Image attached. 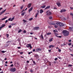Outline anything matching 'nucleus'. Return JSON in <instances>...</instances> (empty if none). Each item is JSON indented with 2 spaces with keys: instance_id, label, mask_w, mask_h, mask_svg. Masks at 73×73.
Returning a JSON list of instances; mask_svg holds the SVG:
<instances>
[{
  "instance_id": "nucleus-11",
  "label": "nucleus",
  "mask_w": 73,
  "mask_h": 73,
  "mask_svg": "<svg viewBox=\"0 0 73 73\" xmlns=\"http://www.w3.org/2000/svg\"><path fill=\"white\" fill-rule=\"evenodd\" d=\"M33 7H31L29 10V12L30 13V12L31 11H32V9H33Z\"/></svg>"
},
{
  "instance_id": "nucleus-31",
  "label": "nucleus",
  "mask_w": 73,
  "mask_h": 73,
  "mask_svg": "<svg viewBox=\"0 0 73 73\" xmlns=\"http://www.w3.org/2000/svg\"><path fill=\"white\" fill-rule=\"evenodd\" d=\"M52 18H53L51 16H50L49 17V19H50V20H51V19H52Z\"/></svg>"
},
{
  "instance_id": "nucleus-59",
  "label": "nucleus",
  "mask_w": 73,
  "mask_h": 73,
  "mask_svg": "<svg viewBox=\"0 0 73 73\" xmlns=\"http://www.w3.org/2000/svg\"><path fill=\"white\" fill-rule=\"evenodd\" d=\"M10 64H13V62H12V61H11L10 62Z\"/></svg>"
},
{
  "instance_id": "nucleus-47",
  "label": "nucleus",
  "mask_w": 73,
  "mask_h": 73,
  "mask_svg": "<svg viewBox=\"0 0 73 73\" xmlns=\"http://www.w3.org/2000/svg\"><path fill=\"white\" fill-rule=\"evenodd\" d=\"M33 52H35L36 51V50H35V49H34L33 50Z\"/></svg>"
},
{
  "instance_id": "nucleus-1",
  "label": "nucleus",
  "mask_w": 73,
  "mask_h": 73,
  "mask_svg": "<svg viewBox=\"0 0 73 73\" xmlns=\"http://www.w3.org/2000/svg\"><path fill=\"white\" fill-rule=\"evenodd\" d=\"M62 33L64 36H68L69 35V31L67 30H63L62 31Z\"/></svg>"
},
{
  "instance_id": "nucleus-58",
  "label": "nucleus",
  "mask_w": 73,
  "mask_h": 73,
  "mask_svg": "<svg viewBox=\"0 0 73 73\" xmlns=\"http://www.w3.org/2000/svg\"><path fill=\"white\" fill-rule=\"evenodd\" d=\"M68 41H69V42H71V41H72V40H68Z\"/></svg>"
},
{
  "instance_id": "nucleus-41",
  "label": "nucleus",
  "mask_w": 73,
  "mask_h": 73,
  "mask_svg": "<svg viewBox=\"0 0 73 73\" xmlns=\"http://www.w3.org/2000/svg\"><path fill=\"white\" fill-rule=\"evenodd\" d=\"M58 52H61V50L58 49Z\"/></svg>"
},
{
  "instance_id": "nucleus-35",
  "label": "nucleus",
  "mask_w": 73,
  "mask_h": 73,
  "mask_svg": "<svg viewBox=\"0 0 73 73\" xmlns=\"http://www.w3.org/2000/svg\"><path fill=\"white\" fill-rule=\"evenodd\" d=\"M54 27H55V28H57V27H58V26H57V25H55Z\"/></svg>"
},
{
  "instance_id": "nucleus-24",
  "label": "nucleus",
  "mask_w": 73,
  "mask_h": 73,
  "mask_svg": "<svg viewBox=\"0 0 73 73\" xmlns=\"http://www.w3.org/2000/svg\"><path fill=\"white\" fill-rule=\"evenodd\" d=\"M50 25H55V24H53L52 23V22H51V23H49Z\"/></svg>"
},
{
  "instance_id": "nucleus-49",
  "label": "nucleus",
  "mask_w": 73,
  "mask_h": 73,
  "mask_svg": "<svg viewBox=\"0 0 73 73\" xmlns=\"http://www.w3.org/2000/svg\"><path fill=\"white\" fill-rule=\"evenodd\" d=\"M11 42V41H8L6 42V43H8L9 42Z\"/></svg>"
},
{
  "instance_id": "nucleus-7",
  "label": "nucleus",
  "mask_w": 73,
  "mask_h": 73,
  "mask_svg": "<svg viewBox=\"0 0 73 73\" xmlns=\"http://www.w3.org/2000/svg\"><path fill=\"white\" fill-rule=\"evenodd\" d=\"M38 29H39V27H35L34 28V30H38Z\"/></svg>"
},
{
  "instance_id": "nucleus-32",
  "label": "nucleus",
  "mask_w": 73,
  "mask_h": 73,
  "mask_svg": "<svg viewBox=\"0 0 73 73\" xmlns=\"http://www.w3.org/2000/svg\"><path fill=\"white\" fill-rule=\"evenodd\" d=\"M33 20V18H31L29 19V21H31Z\"/></svg>"
},
{
  "instance_id": "nucleus-37",
  "label": "nucleus",
  "mask_w": 73,
  "mask_h": 73,
  "mask_svg": "<svg viewBox=\"0 0 73 73\" xmlns=\"http://www.w3.org/2000/svg\"><path fill=\"white\" fill-rule=\"evenodd\" d=\"M2 53H4L5 52V51H1Z\"/></svg>"
},
{
  "instance_id": "nucleus-14",
  "label": "nucleus",
  "mask_w": 73,
  "mask_h": 73,
  "mask_svg": "<svg viewBox=\"0 0 73 73\" xmlns=\"http://www.w3.org/2000/svg\"><path fill=\"white\" fill-rule=\"evenodd\" d=\"M56 4L58 7H60L61 6L60 5H61V3H60L57 2L56 3Z\"/></svg>"
},
{
  "instance_id": "nucleus-4",
  "label": "nucleus",
  "mask_w": 73,
  "mask_h": 73,
  "mask_svg": "<svg viewBox=\"0 0 73 73\" xmlns=\"http://www.w3.org/2000/svg\"><path fill=\"white\" fill-rule=\"evenodd\" d=\"M26 47H27V48H29V47L31 49H32V46L31 45V44H27V45H26Z\"/></svg>"
},
{
  "instance_id": "nucleus-55",
  "label": "nucleus",
  "mask_w": 73,
  "mask_h": 73,
  "mask_svg": "<svg viewBox=\"0 0 73 73\" xmlns=\"http://www.w3.org/2000/svg\"><path fill=\"white\" fill-rule=\"evenodd\" d=\"M23 33H26L27 32V31H25V30L23 31Z\"/></svg>"
},
{
  "instance_id": "nucleus-64",
  "label": "nucleus",
  "mask_w": 73,
  "mask_h": 73,
  "mask_svg": "<svg viewBox=\"0 0 73 73\" xmlns=\"http://www.w3.org/2000/svg\"><path fill=\"white\" fill-rule=\"evenodd\" d=\"M71 56H72V57H73V54H70Z\"/></svg>"
},
{
  "instance_id": "nucleus-39",
  "label": "nucleus",
  "mask_w": 73,
  "mask_h": 73,
  "mask_svg": "<svg viewBox=\"0 0 73 73\" xmlns=\"http://www.w3.org/2000/svg\"><path fill=\"white\" fill-rule=\"evenodd\" d=\"M6 36H7V38H8V37H9V35H8V34H7Z\"/></svg>"
},
{
  "instance_id": "nucleus-44",
  "label": "nucleus",
  "mask_w": 73,
  "mask_h": 73,
  "mask_svg": "<svg viewBox=\"0 0 73 73\" xmlns=\"http://www.w3.org/2000/svg\"><path fill=\"white\" fill-rule=\"evenodd\" d=\"M11 18H10L8 19V21H11Z\"/></svg>"
},
{
  "instance_id": "nucleus-54",
  "label": "nucleus",
  "mask_w": 73,
  "mask_h": 73,
  "mask_svg": "<svg viewBox=\"0 0 73 73\" xmlns=\"http://www.w3.org/2000/svg\"><path fill=\"white\" fill-rule=\"evenodd\" d=\"M53 63H54V64H56V61H54L53 62Z\"/></svg>"
},
{
  "instance_id": "nucleus-51",
  "label": "nucleus",
  "mask_w": 73,
  "mask_h": 73,
  "mask_svg": "<svg viewBox=\"0 0 73 73\" xmlns=\"http://www.w3.org/2000/svg\"><path fill=\"white\" fill-rule=\"evenodd\" d=\"M57 8L56 7H54V9H57Z\"/></svg>"
},
{
  "instance_id": "nucleus-56",
  "label": "nucleus",
  "mask_w": 73,
  "mask_h": 73,
  "mask_svg": "<svg viewBox=\"0 0 73 73\" xmlns=\"http://www.w3.org/2000/svg\"><path fill=\"white\" fill-rule=\"evenodd\" d=\"M33 62L34 64H36V63L35 62V61H33Z\"/></svg>"
},
{
  "instance_id": "nucleus-25",
  "label": "nucleus",
  "mask_w": 73,
  "mask_h": 73,
  "mask_svg": "<svg viewBox=\"0 0 73 73\" xmlns=\"http://www.w3.org/2000/svg\"><path fill=\"white\" fill-rule=\"evenodd\" d=\"M53 41V38H51V39H50L49 40V41L50 42H52Z\"/></svg>"
},
{
  "instance_id": "nucleus-3",
  "label": "nucleus",
  "mask_w": 73,
  "mask_h": 73,
  "mask_svg": "<svg viewBox=\"0 0 73 73\" xmlns=\"http://www.w3.org/2000/svg\"><path fill=\"white\" fill-rule=\"evenodd\" d=\"M10 71H11V72H15V71H16V68H11V69H10Z\"/></svg>"
},
{
  "instance_id": "nucleus-38",
  "label": "nucleus",
  "mask_w": 73,
  "mask_h": 73,
  "mask_svg": "<svg viewBox=\"0 0 73 73\" xmlns=\"http://www.w3.org/2000/svg\"><path fill=\"white\" fill-rule=\"evenodd\" d=\"M17 64V63H15L14 64V65L15 66H16V64Z\"/></svg>"
},
{
  "instance_id": "nucleus-5",
  "label": "nucleus",
  "mask_w": 73,
  "mask_h": 73,
  "mask_svg": "<svg viewBox=\"0 0 73 73\" xmlns=\"http://www.w3.org/2000/svg\"><path fill=\"white\" fill-rule=\"evenodd\" d=\"M54 33L55 35V36H56V37H59L60 38H61V36H58V33L55 32Z\"/></svg>"
},
{
  "instance_id": "nucleus-29",
  "label": "nucleus",
  "mask_w": 73,
  "mask_h": 73,
  "mask_svg": "<svg viewBox=\"0 0 73 73\" xmlns=\"http://www.w3.org/2000/svg\"><path fill=\"white\" fill-rule=\"evenodd\" d=\"M24 7V6L23 5H22L21 7V9H23V8Z\"/></svg>"
},
{
  "instance_id": "nucleus-48",
  "label": "nucleus",
  "mask_w": 73,
  "mask_h": 73,
  "mask_svg": "<svg viewBox=\"0 0 73 73\" xmlns=\"http://www.w3.org/2000/svg\"><path fill=\"white\" fill-rule=\"evenodd\" d=\"M71 45H72V43H71L68 44V45L70 46Z\"/></svg>"
},
{
  "instance_id": "nucleus-63",
  "label": "nucleus",
  "mask_w": 73,
  "mask_h": 73,
  "mask_svg": "<svg viewBox=\"0 0 73 73\" xmlns=\"http://www.w3.org/2000/svg\"><path fill=\"white\" fill-rule=\"evenodd\" d=\"M30 34L31 35H33V33H30Z\"/></svg>"
},
{
  "instance_id": "nucleus-53",
  "label": "nucleus",
  "mask_w": 73,
  "mask_h": 73,
  "mask_svg": "<svg viewBox=\"0 0 73 73\" xmlns=\"http://www.w3.org/2000/svg\"><path fill=\"white\" fill-rule=\"evenodd\" d=\"M30 72L31 73L32 72H33V70H31Z\"/></svg>"
},
{
  "instance_id": "nucleus-46",
  "label": "nucleus",
  "mask_w": 73,
  "mask_h": 73,
  "mask_svg": "<svg viewBox=\"0 0 73 73\" xmlns=\"http://www.w3.org/2000/svg\"><path fill=\"white\" fill-rule=\"evenodd\" d=\"M16 25V24L12 23V24H11V25Z\"/></svg>"
},
{
  "instance_id": "nucleus-40",
  "label": "nucleus",
  "mask_w": 73,
  "mask_h": 73,
  "mask_svg": "<svg viewBox=\"0 0 73 73\" xmlns=\"http://www.w3.org/2000/svg\"><path fill=\"white\" fill-rule=\"evenodd\" d=\"M57 60H58V58H55L54 59V60L55 61H57Z\"/></svg>"
},
{
  "instance_id": "nucleus-42",
  "label": "nucleus",
  "mask_w": 73,
  "mask_h": 73,
  "mask_svg": "<svg viewBox=\"0 0 73 73\" xmlns=\"http://www.w3.org/2000/svg\"><path fill=\"white\" fill-rule=\"evenodd\" d=\"M14 65L13 64H12L10 65L11 67H13V66Z\"/></svg>"
},
{
  "instance_id": "nucleus-30",
  "label": "nucleus",
  "mask_w": 73,
  "mask_h": 73,
  "mask_svg": "<svg viewBox=\"0 0 73 73\" xmlns=\"http://www.w3.org/2000/svg\"><path fill=\"white\" fill-rule=\"evenodd\" d=\"M22 32V30L20 29L18 31V33H20V32Z\"/></svg>"
},
{
  "instance_id": "nucleus-36",
  "label": "nucleus",
  "mask_w": 73,
  "mask_h": 73,
  "mask_svg": "<svg viewBox=\"0 0 73 73\" xmlns=\"http://www.w3.org/2000/svg\"><path fill=\"white\" fill-rule=\"evenodd\" d=\"M70 8L71 10H72V9H73V7H70Z\"/></svg>"
},
{
  "instance_id": "nucleus-33",
  "label": "nucleus",
  "mask_w": 73,
  "mask_h": 73,
  "mask_svg": "<svg viewBox=\"0 0 73 73\" xmlns=\"http://www.w3.org/2000/svg\"><path fill=\"white\" fill-rule=\"evenodd\" d=\"M23 22H24L25 23L26 22H27V21L26 20H25V19H23Z\"/></svg>"
},
{
  "instance_id": "nucleus-13",
  "label": "nucleus",
  "mask_w": 73,
  "mask_h": 73,
  "mask_svg": "<svg viewBox=\"0 0 73 73\" xmlns=\"http://www.w3.org/2000/svg\"><path fill=\"white\" fill-rule=\"evenodd\" d=\"M34 57L37 58H38V55L37 54H35Z\"/></svg>"
},
{
  "instance_id": "nucleus-28",
  "label": "nucleus",
  "mask_w": 73,
  "mask_h": 73,
  "mask_svg": "<svg viewBox=\"0 0 73 73\" xmlns=\"http://www.w3.org/2000/svg\"><path fill=\"white\" fill-rule=\"evenodd\" d=\"M14 19H15V18L14 17L12 18H11V20H10L11 21H13V20H14Z\"/></svg>"
},
{
  "instance_id": "nucleus-60",
  "label": "nucleus",
  "mask_w": 73,
  "mask_h": 73,
  "mask_svg": "<svg viewBox=\"0 0 73 73\" xmlns=\"http://www.w3.org/2000/svg\"><path fill=\"white\" fill-rule=\"evenodd\" d=\"M20 54H23V52H21Z\"/></svg>"
},
{
  "instance_id": "nucleus-62",
  "label": "nucleus",
  "mask_w": 73,
  "mask_h": 73,
  "mask_svg": "<svg viewBox=\"0 0 73 73\" xmlns=\"http://www.w3.org/2000/svg\"><path fill=\"white\" fill-rule=\"evenodd\" d=\"M18 49H21V47H18Z\"/></svg>"
},
{
  "instance_id": "nucleus-16",
  "label": "nucleus",
  "mask_w": 73,
  "mask_h": 73,
  "mask_svg": "<svg viewBox=\"0 0 73 73\" xmlns=\"http://www.w3.org/2000/svg\"><path fill=\"white\" fill-rule=\"evenodd\" d=\"M43 33H42V34H41L40 36L41 38H42V39H44V37H43Z\"/></svg>"
},
{
  "instance_id": "nucleus-10",
  "label": "nucleus",
  "mask_w": 73,
  "mask_h": 73,
  "mask_svg": "<svg viewBox=\"0 0 73 73\" xmlns=\"http://www.w3.org/2000/svg\"><path fill=\"white\" fill-rule=\"evenodd\" d=\"M31 5H32V3H30L28 5V8H31Z\"/></svg>"
},
{
  "instance_id": "nucleus-26",
  "label": "nucleus",
  "mask_w": 73,
  "mask_h": 73,
  "mask_svg": "<svg viewBox=\"0 0 73 73\" xmlns=\"http://www.w3.org/2000/svg\"><path fill=\"white\" fill-rule=\"evenodd\" d=\"M25 12H23L22 13H21L22 16H24V15H25Z\"/></svg>"
},
{
  "instance_id": "nucleus-19",
  "label": "nucleus",
  "mask_w": 73,
  "mask_h": 73,
  "mask_svg": "<svg viewBox=\"0 0 73 73\" xmlns=\"http://www.w3.org/2000/svg\"><path fill=\"white\" fill-rule=\"evenodd\" d=\"M54 48V45H51L49 46V48Z\"/></svg>"
},
{
  "instance_id": "nucleus-22",
  "label": "nucleus",
  "mask_w": 73,
  "mask_h": 73,
  "mask_svg": "<svg viewBox=\"0 0 73 73\" xmlns=\"http://www.w3.org/2000/svg\"><path fill=\"white\" fill-rule=\"evenodd\" d=\"M46 7V5H44L43 6L40 7V8H45V7Z\"/></svg>"
},
{
  "instance_id": "nucleus-8",
  "label": "nucleus",
  "mask_w": 73,
  "mask_h": 73,
  "mask_svg": "<svg viewBox=\"0 0 73 73\" xmlns=\"http://www.w3.org/2000/svg\"><path fill=\"white\" fill-rule=\"evenodd\" d=\"M6 9H5V10L2 11V12L0 13V15H1L2 14H3V13H4L5 12V11H6Z\"/></svg>"
},
{
  "instance_id": "nucleus-43",
  "label": "nucleus",
  "mask_w": 73,
  "mask_h": 73,
  "mask_svg": "<svg viewBox=\"0 0 73 73\" xmlns=\"http://www.w3.org/2000/svg\"><path fill=\"white\" fill-rule=\"evenodd\" d=\"M8 20H6V21H5V24H6L8 22Z\"/></svg>"
},
{
  "instance_id": "nucleus-27",
  "label": "nucleus",
  "mask_w": 73,
  "mask_h": 73,
  "mask_svg": "<svg viewBox=\"0 0 73 73\" xmlns=\"http://www.w3.org/2000/svg\"><path fill=\"white\" fill-rule=\"evenodd\" d=\"M52 34V33H47V35H51Z\"/></svg>"
},
{
  "instance_id": "nucleus-15",
  "label": "nucleus",
  "mask_w": 73,
  "mask_h": 73,
  "mask_svg": "<svg viewBox=\"0 0 73 73\" xmlns=\"http://www.w3.org/2000/svg\"><path fill=\"white\" fill-rule=\"evenodd\" d=\"M68 30L69 31H73V28L71 27H70L69 28Z\"/></svg>"
},
{
  "instance_id": "nucleus-23",
  "label": "nucleus",
  "mask_w": 73,
  "mask_h": 73,
  "mask_svg": "<svg viewBox=\"0 0 73 73\" xmlns=\"http://www.w3.org/2000/svg\"><path fill=\"white\" fill-rule=\"evenodd\" d=\"M5 26V24H3L1 27L2 28L1 29H2L3 28V27H4Z\"/></svg>"
},
{
  "instance_id": "nucleus-34",
  "label": "nucleus",
  "mask_w": 73,
  "mask_h": 73,
  "mask_svg": "<svg viewBox=\"0 0 73 73\" xmlns=\"http://www.w3.org/2000/svg\"><path fill=\"white\" fill-rule=\"evenodd\" d=\"M68 66H69L70 67H72V65L71 64H69Z\"/></svg>"
},
{
  "instance_id": "nucleus-2",
  "label": "nucleus",
  "mask_w": 73,
  "mask_h": 73,
  "mask_svg": "<svg viewBox=\"0 0 73 73\" xmlns=\"http://www.w3.org/2000/svg\"><path fill=\"white\" fill-rule=\"evenodd\" d=\"M56 25H58V26H60V27H64V24L61 23L59 22L56 23Z\"/></svg>"
},
{
  "instance_id": "nucleus-57",
  "label": "nucleus",
  "mask_w": 73,
  "mask_h": 73,
  "mask_svg": "<svg viewBox=\"0 0 73 73\" xmlns=\"http://www.w3.org/2000/svg\"><path fill=\"white\" fill-rule=\"evenodd\" d=\"M49 52H51V50H48Z\"/></svg>"
},
{
  "instance_id": "nucleus-6",
  "label": "nucleus",
  "mask_w": 73,
  "mask_h": 73,
  "mask_svg": "<svg viewBox=\"0 0 73 73\" xmlns=\"http://www.w3.org/2000/svg\"><path fill=\"white\" fill-rule=\"evenodd\" d=\"M66 10L65 9H63L61 10L60 11V12L61 13H62V12H66Z\"/></svg>"
},
{
  "instance_id": "nucleus-61",
  "label": "nucleus",
  "mask_w": 73,
  "mask_h": 73,
  "mask_svg": "<svg viewBox=\"0 0 73 73\" xmlns=\"http://www.w3.org/2000/svg\"><path fill=\"white\" fill-rule=\"evenodd\" d=\"M5 64H8V62L7 61H6L5 62Z\"/></svg>"
},
{
  "instance_id": "nucleus-50",
  "label": "nucleus",
  "mask_w": 73,
  "mask_h": 73,
  "mask_svg": "<svg viewBox=\"0 0 73 73\" xmlns=\"http://www.w3.org/2000/svg\"><path fill=\"white\" fill-rule=\"evenodd\" d=\"M58 57V58L59 59H61V57Z\"/></svg>"
},
{
  "instance_id": "nucleus-45",
  "label": "nucleus",
  "mask_w": 73,
  "mask_h": 73,
  "mask_svg": "<svg viewBox=\"0 0 73 73\" xmlns=\"http://www.w3.org/2000/svg\"><path fill=\"white\" fill-rule=\"evenodd\" d=\"M12 27V26H11V25H10L9 26V28H11Z\"/></svg>"
},
{
  "instance_id": "nucleus-21",
  "label": "nucleus",
  "mask_w": 73,
  "mask_h": 73,
  "mask_svg": "<svg viewBox=\"0 0 73 73\" xmlns=\"http://www.w3.org/2000/svg\"><path fill=\"white\" fill-rule=\"evenodd\" d=\"M44 12V11L42 10H40V13H43Z\"/></svg>"
},
{
  "instance_id": "nucleus-9",
  "label": "nucleus",
  "mask_w": 73,
  "mask_h": 73,
  "mask_svg": "<svg viewBox=\"0 0 73 73\" xmlns=\"http://www.w3.org/2000/svg\"><path fill=\"white\" fill-rule=\"evenodd\" d=\"M37 13L36 14V15L35 16V17L36 18L37 17V15H38V13H39V11H37Z\"/></svg>"
},
{
  "instance_id": "nucleus-18",
  "label": "nucleus",
  "mask_w": 73,
  "mask_h": 73,
  "mask_svg": "<svg viewBox=\"0 0 73 73\" xmlns=\"http://www.w3.org/2000/svg\"><path fill=\"white\" fill-rule=\"evenodd\" d=\"M51 14H52V13H51V12H50L47 14V15H48L49 16L51 15Z\"/></svg>"
},
{
  "instance_id": "nucleus-12",
  "label": "nucleus",
  "mask_w": 73,
  "mask_h": 73,
  "mask_svg": "<svg viewBox=\"0 0 73 73\" xmlns=\"http://www.w3.org/2000/svg\"><path fill=\"white\" fill-rule=\"evenodd\" d=\"M36 52H38V51H41V49L40 48H38L36 49Z\"/></svg>"
},
{
  "instance_id": "nucleus-52",
  "label": "nucleus",
  "mask_w": 73,
  "mask_h": 73,
  "mask_svg": "<svg viewBox=\"0 0 73 73\" xmlns=\"http://www.w3.org/2000/svg\"><path fill=\"white\" fill-rule=\"evenodd\" d=\"M70 15H71V16H73V14H72V13H70Z\"/></svg>"
},
{
  "instance_id": "nucleus-17",
  "label": "nucleus",
  "mask_w": 73,
  "mask_h": 73,
  "mask_svg": "<svg viewBox=\"0 0 73 73\" xmlns=\"http://www.w3.org/2000/svg\"><path fill=\"white\" fill-rule=\"evenodd\" d=\"M7 18H8V17H6L2 19H1V20H5V19H7Z\"/></svg>"
},
{
  "instance_id": "nucleus-20",
  "label": "nucleus",
  "mask_w": 73,
  "mask_h": 73,
  "mask_svg": "<svg viewBox=\"0 0 73 73\" xmlns=\"http://www.w3.org/2000/svg\"><path fill=\"white\" fill-rule=\"evenodd\" d=\"M50 6H48L45 8V9H49V8H50Z\"/></svg>"
}]
</instances>
